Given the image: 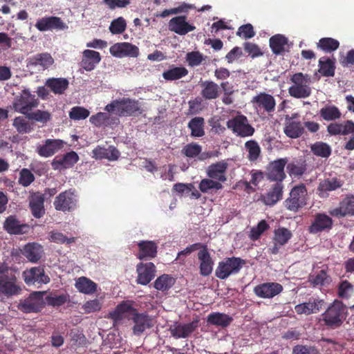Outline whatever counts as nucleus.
Listing matches in <instances>:
<instances>
[{
	"label": "nucleus",
	"instance_id": "obj_1",
	"mask_svg": "<svg viewBox=\"0 0 354 354\" xmlns=\"http://www.w3.org/2000/svg\"><path fill=\"white\" fill-rule=\"evenodd\" d=\"M104 109L120 117L137 116L141 115L143 111L138 100L124 97L112 100Z\"/></svg>",
	"mask_w": 354,
	"mask_h": 354
},
{
	"label": "nucleus",
	"instance_id": "obj_2",
	"mask_svg": "<svg viewBox=\"0 0 354 354\" xmlns=\"http://www.w3.org/2000/svg\"><path fill=\"white\" fill-rule=\"evenodd\" d=\"M346 308L342 301L335 300L322 315V321L329 328L339 327L346 319Z\"/></svg>",
	"mask_w": 354,
	"mask_h": 354
},
{
	"label": "nucleus",
	"instance_id": "obj_3",
	"mask_svg": "<svg viewBox=\"0 0 354 354\" xmlns=\"http://www.w3.org/2000/svg\"><path fill=\"white\" fill-rule=\"evenodd\" d=\"M293 84L288 88L290 96L295 98H306L310 95L312 90L310 87L311 82L310 76L301 72L293 74L290 77Z\"/></svg>",
	"mask_w": 354,
	"mask_h": 354
},
{
	"label": "nucleus",
	"instance_id": "obj_4",
	"mask_svg": "<svg viewBox=\"0 0 354 354\" xmlns=\"http://www.w3.org/2000/svg\"><path fill=\"white\" fill-rule=\"evenodd\" d=\"M307 189L304 183L294 186L289 196L284 201V205L288 210L297 212L307 203Z\"/></svg>",
	"mask_w": 354,
	"mask_h": 354
},
{
	"label": "nucleus",
	"instance_id": "obj_5",
	"mask_svg": "<svg viewBox=\"0 0 354 354\" xmlns=\"http://www.w3.org/2000/svg\"><path fill=\"white\" fill-rule=\"evenodd\" d=\"M245 261L239 257H227L218 263L215 275L220 279H225L232 274L239 272Z\"/></svg>",
	"mask_w": 354,
	"mask_h": 354
},
{
	"label": "nucleus",
	"instance_id": "obj_6",
	"mask_svg": "<svg viewBox=\"0 0 354 354\" xmlns=\"http://www.w3.org/2000/svg\"><path fill=\"white\" fill-rule=\"evenodd\" d=\"M226 124L233 133L241 138L252 136L255 131L248 118L240 113L230 119Z\"/></svg>",
	"mask_w": 354,
	"mask_h": 354
},
{
	"label": "nucleus",
	"instance_id": "obj_7",
	"mask_svg": "<svg viewBox=\"0 0 354 354\" xmlns=\"http://www.w3.org/2000/svg\"><path fill=\"white\" fill-rule=\"evenodd\" d=\"M77 201L75 190L69 189L61 192L55 197L53 205L57 211L71 212L77 208Z\"/></svg>",
	"mask_w": 354,
	"mask_h": 354
},
{
	"label": "nucleus",
	"instance_id": "obj_8",
	"mask_svg": "<svg viewBox=\"0 0 354 354\" xmlns=\"http://www.w3.org/2000/svg\"><path fill=\"white\" fill-rule=\"evenodd\" d=\"M287 163V158H279L269 162L265 172L266 178L270 181L283 183L286 178L284 168Z\"/></svg>",
	"mask_w": 354,
	"mask_h": 354
},
{
	"label": "nucleus",
	"instance_id": "obj_9",
	"mask_svg": "<svg viewBox=\"0 0 354 354\" xmlns=\"http://www.w3.org/2000/svg\"><path fill=\"white\" fill-rule=\"evenodd\" d=\"M39 104L38 99L29 91L24 90L13 103L15 110L22 114H27Z\"/></svg>",
	"mask_w": 354,
	"mask_h": 354
},
{
	"label": "nucleus",
	"instance_id": "obj_10",
	"mask_svg": "<svg viewBox=\"0 0 354 354\" xmlns=\"http://www.w3.org/2000/svg\"><path fill=\"white\" fill-rule=\"evenodd\" d=\"M44 291L33 292L28 298L20 300L18 309L25 313L39 311L44 304Z\"/></svg>",
	"mask_w": 354,
	"mask_h": 354
},
{
	"label": "nucleus",
	"instance_id": "obj_11",
	"mask_svg": "<svg viewBox=\"0 0 354 354\" xmlns=\"http://www.w3.org/2000/svg\"><path fill=\"white\" fill-rule=\"evenodd\" d=\"M251 102L254 108L259 112L271 115L275 111L276 100L272 95L267 93H259L252 97Z\"/></svg>",
	"mask_w": 354,
	"mask_h": 354
},
{
	"label": "nucleus",
	"instance_id": "obj_12",
	"mask_svg": "<svg viewBox=\"0 0 354 354\" xmlns=\"http://www.w3.org/2000/svg\"><path fill=\"white\" fill-rule=\"evenodd\" d=\"M130 319L134 324L132 331L136 336H140L147 329L153 326V319L147 313L138 311Z\"/></svg>",
	"mask_w": 354,
	"mask_h": 354
},
{
	"label": "nucleus",
	"instance_id": "obj_13",
	"mask_svg": "<svg viewBox=\"0 0 354 354\" xmlns=\"http://www.w3.org/2000/svg\"><path fill=\"white\" fill-rule=\"evenodd\" d=\"M331 216L338 218L354 216V195L347 194L340 201L339 206L329 211Z\"/></svg>",
	"mask_w": 354,
	"mask_h": 354
},
{
	"label": "nucleus",
	"instance_id": "obj_14",
	"mask_svg": "<svg viewBox=\"0 0 354 354\" xmlns=\"http://www.w3.org/2000/svg\"><path fill=\"white\" fill-rule=\"evenodd\" d=\"M283 291V286L276 282L261 283L254 288V294L260 298L270 299Z\"/></svg>",
	"mask_w": 354,
	"mask_h": 354
},
{
	"label": "nucleus",
	"instance_id": "obj_15",
	"mask_svg": "<svg viewBox=\"0 0 354 354\" xmlns=\"http://www.w3.org/2000/svg\"><path fill=\"white\" fill-rule=\"evenodd\" d=\"M198 319L187 324L175 323L169 328L171 336L176 339L187 338L198 327Z\"/></svg>",
	"mask_w": 354,
	"mask_h": 354
},
{
	"label": "nucleus",
	"instance_id": "obj_16",
	"mask_svg": "<svg viewBox=\"0 0 354 354\" xmlns=\"http://www.w3.org/2000/svg\"><path fill=\"white\" fill-rule=\"evenodd\" d=\"M110 53L116 57H137L139 55L138 48L128 42L117 43L111 46Z\"/></svg>",
	"mask_w": 354,
	"mask_h": 354
},
{
	"label": "nucleus",
	"instance_id": "obj_17",
	"mask_svg": "<svg viewBox=\"0 0 354 354\" xmlns=\"http://www.w3.org/2000/svg\"><path fill=\"white\" fill-rule=\"evenodd\" d=\"M3 229L10 234H24L30 231V225L21 223L15 215L7 217L3 223Z\"/></svg>",
	"mask_w": 354,
	"mask_h": 354
},
{
	"label": "nucleus",
	"instance_id": "obj_18",
	"mask_svg": "<svg viewBox=\"0 0 354 354\" xmlns=\"http://www.w3.org/2000/svg\"><path fill=\"white\" fill-rule=\"evenodd\" d=\"M79 156L77 153L71 151L67 152L63 156H56L51 165L55 170H64L73 167L79 160Z\"/></svg>",
	"mask_w": 354,
	"mask_h": 354
},
{
	"label": "nucleus",
	"instance_id": "obj_19",
	"mask_svg": "<svg viewBox=\"0 0 354 354\" xmlns=\"http://www.w3.org/2000/svg\"><path fill=\"white\" fill-rule=\"evenodd\" d=\"M186 16H178L173 17L169 21V30L179 35H185L196 29V27L187 21Z\"/></svg>",
	"mask_w": 354,
	"mask_h": 354
},
{
	"label": "nucleus",
	"instance_id": "obj_20",
	"mask_svg": "<svg viewBox=\"0 0 354 354\" xmlns=\"http://www.w3.org/2000/svg\"><path fill=\"white\" fill-rule=\"evenodd\" d=\"M333 219L324 213H317L315 215L314 221L308 227L311 234H317L323 231L329 230L333 227Z\"/></svg>",
	"mask_w": 354,
	"mask_h": 354
},
{
	"label": "nucleus",
	"instance_id": "obj_21",
	"mask_svg": "<svg viewBox=\"0 0 354 354\" xmlns=\"http://www.w3.org/2000/svg\"><path fill=\"white\" fill-rule=\"evenodd\" d=\"M136 271L138 272L137 283L146 286L153 279L156 267L151 262L140 263L136 266Z\"/></svg>",
	"mask_w": 354,
	"mask_h": 354
},
{
	"label": "nucleus",
	"instance_id": "obj_22",
	"mask_svg": "<svg viewBox=\"0 0 354 354\" xmlns=\"http://www.w3.org/2000/svg\"><path fill=\"white\" fill-rule=\"evenodd\" d=\"M20 290V287L16 284V277L14 275L5 273L0 274V295L12 296L18 294Z\"/></svg>",
	"mask_w": 354,
	"mask_h": 354
},
{
	"label": "nucleus",
	"instance_id": "obj_23",
	"mask_svg": "<svg viewBox=\"0 0 354 354\" xmlns=\"http://www.w3.org/2000/svg\"><path fill=\"white\" fill-rule=\"evenodd\" d=\"M135 302L132 300H125L118 304L115 310L110 313V317L114 321H120L123 315L129 313L133 317L138 310L133 307Z\"/></svg>",
	"mask_w": 354,
	"mask_h": 354
},
{
	"label": "nucleus",
	"instance_id": "obj_24",
	"mask_svg": "<svg viewBox=\"0 0 354 354\" xmlns=\"http://www.w3.org/2000/svg\"><path fill=\"white\" fill-rule=\"evenodd\" d=\"M324 301L322 299L310 298L308 302L295 306V312L299 314L310 315L317 313L322 308Z\"/></svg>",
	"mask_w": 354,
	"mask_h": 354
},
{
	"label": "nucleus",
	"instance_id": "obj_25",
	"mask_svg": "<svg viewBox=\"0 0 354 354\" xmlns=\"http://www.w3.org/2000/svg\"><path fill=\"white\" fill-rule=\"evenodd\" d=\"M198 258L200 261V274L204 277L209 276L212 272L214 262L206 245L198 252Z\"/></svg>",
	"mask_w": 354,
	"mask_h": 354
},
{
	"label": "nucleus",
	"instance_id": "obj_26",
	"mask_svg": "<svg viewBox=\"0 0 354 354\" xmlns=\"http://www.w3.org/2000/svg\"><path fill=\"white\" fill-rule=\"evenodd\" d=\"M100 61L101 56L99 52L87 49L82 53V58L80 65L86 71H91Z\"/></svg>",
	"mask_w": 354,
	"mask_h": 354
},
{
	"label": "nucleus",
	"instance_id": "obj_27",
	"mask_svg": "<svg viewBox=\"0 0 354 354\" xmlns=\"http://www.w3.org/2000/svg\"><path fill=\"white\" fill-rule=\"evenodd\" d=\"M284 185L283 183H275L272 185L269 191L263 196V203L270 206L275 205L279 201L282 199L283 190Z\"/></svg>",
	"mask_w": 354,
	"mask_h": 354
},
{
	"label": "nucleus",
	"instance_id": "obj_28",
	"mask_svg": "<svg viewBox=\"0 0 354 354\" xmlns=\"http://www.w3.org/2000/svg\"><path fill=\"white\" fill-rule=\"evenodd\" d=\"M227 169V163L225 161H220L210 165L207 170V175L209 178L216 179L220 183L227 180L225 173Z\"/></svg>",
	"mask_w": 354,
	"mask_h": 354
},
{
	"label": "nucleus",
	"instance_id": "obj_29",
	"mask_svg": "<svg viewBox=\"0 0 354 354\" xmlns=\"http://www.w3.org/2000/svg\"><path fill=\"white\" fill-rule=\"evenodd\" d=\"M139 253L137 257L139 259H153L157 254V245L152 241H141L138 243Z\"/></svg>",
	"mask_w": 354,
	"mask_h": 354
},
{
	"label": "nucleus",
	"instance_id": "obj_30",
	"mask_svg": "<svg viewBox=\"0 0 354 354\" xmlns=\"http://www.w3.org/2000/svg\"><path fill=\"white\" fill-rule=\"evenodd\" d=\"M21 254L29 261L37 262L41 257L42 246L37 243H28L20 249Z\"/></svg>",
	"mask_w": 354,
	"mask_h": 354
},
{
	"label": "nucleus",
	"instance_id": "obj_31",
	"mask_svg": "<svg viewBox=\"0 0 354 354\" xmlns=\"http://www.w3.org/2000/svg\"><path fill=\"white\" fill-rule=\"evenodd\" d=\"M24 281L27 285L41 283L44 282V268H32L23 272Z\"/></svg>",
	"mask_w": 354,
	"mask_h": 354
},
{
	"label": "nucleus",
	"instance_id": "obj_32",
	"mask_svg": "<svg viewBox=\"0 0 354 354\" xmlns=\"http://www.w3.org/2000/svg\"><path fill=\"white\" fill-rule=\"evenodd\" d=\"M202 88L201 95L206 100H212L218 97L220 89L218 85L213 81L201 82Z\"/></svg>",
	"mask_w": 354,
	"mask_h": 354
},
{
	"label": "nucleus",
	"instance_id": "obj_33",
	"mask_svg": "<svg viewBox=\"0 0 354 354\" xmlns=\"http://www.w3.org/2000/svg\"><path fill=\"white\" fill-rule=\"evenodd\" d=\"M336 59L334 57L332 58L322 57L318 62V72L324 77H333L335 72Z\"/></svg>",
	"mask_w": 354,
	"mask_h": 354
},
{
	"label": "nucleus",
	"instance_id": "obj_34",
	"mask_svg": "<svg viewBox=\"0 0 354 354\" xmlns=\"http://www.w3.org/2000/svg\"><path fill=\"white\" fill-rule=\"evenodd\" d=\"M201 151L202 147L196 142L189 143L186 145L182 149V153L188 158H193L198 156L199 160H204L211 157L210 153L207 152L201 153Z\"/></svg>",
	"mask_w": 354,
	"mask_h": 354
},
{
	"label": "nucleus",
	"instance_id": "obj_35",
	"mask_svg": "<svg viewBox=\"0 0 354 354\" xmlns=\"http://www.w3.org/2000/svg\"><path fill=\"white\" fill-rule=\"evenodd\" d=\"M93 157L96 159H108L109 160H116L120 155V151L113 146H110L108 149L97 146L93 150Z\"/></svg>",
	"mask_w": 354,
	"mask_h": 354
},
{
	"label": "nucleus",
	"instance_id": "obj_36",
	"mask_svg": "<svg viewBox=\"0 0 354 354\" xmlns=\"http://www.w3.org/2000/svg\"><path fill=\"white\" fill-rule=\"evenodd\" d=\"M68 85V80L63 77H51L46 80V86L55 94L62 95L64 93Z\"/></svg>",
	"mask_w": 354,
	"mask_h": 354
},
{
	"label": "nucleus",
	"instance_id": "obj_37",
	"mask_svg": "<svg viewBox=\"0 0 354 354\" xmlns=\"http://www.w3.org/2000/svg\"><path fill=\"white\" fill-rule=\"evenodd\" d=\"M233 318L230 315L222 313H210L207 318V322L211 325L226 328L232 322Z\"/></svg>",
	"mask_w": 354,
	"mask_h": 354
},
{
	"label": "nucleus",
	"instance_id": "obj_38",
	"mask_svg": "<svg viewBox=\"0 0 354 354\" xmlns=\"http://www.w3.org/2000/svg\"><path fill=\"white\" fill-rule=\"evenodd\" d=\"M344 184V180L337 177L326 178L319 184L317 190L322 193L335 191L340 188Z\"/></svg>",
	"mask_w": 354,
	"mask_h": 354
},
{
	"label": "nucleus",
	"instance_id": "obj_39",
	"mask_svg": "<svg viewBox=\"0 0 354 354\" xmlns=\"http://www.w3.org/2000/svg\"><path fill=\"white\" fill-rule=\"evenodd\" d=\"M75 288L79 292L86 294L91 295L96 292L97 285L96 283L86 277H81L76 280Z\"/></svg>",
	"mask_w": 354,
	"mask_h": 354
},
{
	"label": "nucleus",
	"instance_id": "obj_40",
	"mask_svg": "<svg viewBox=\"0 0 354 354\" xmlns=\"http://www.w3.org/2000/svg\"><path fill=\"white\" fill-rule=\"evenodd\" d=\"M304 129L301 122L293 121L291 119L286 122L284 133L290 138H299L304 133Z\"/></svg>",
	"mask_w": 354,
	"mask_h": 354
},
{
	"label": "nucleus",
	"instance_id": "obj_41",
	"mask_svg": "<svg viewBox=\"0 0 354 354\" xmlns=\"http://www.w3.org/2000/svg\"><path fill=\"white\" fill-rule=\"evenodd\" d=\"M44 194L39 193L32 194L30 198V207L32 215L35 218L42 216V210L44 209Z\"/></svg>",
	"mask_w": 354,
	"mask_h": 354
},
{
	"label": "nucleus",
	"instance_id": "obj_42",
	"mask_svg": "<svg viewBox=\"0 0 354 354\" xmlns=\"http://www.w3.org/2000/svg\"><path fill=\"white\" fill-rule=\"evenodd\" d=\"M270 47L275 55H281L285 51V46L288 44V39L285 36L277 34L270 38Z\"/></svg>",
	"mask_w": 354,
	"mask_h": 354
},
{
	"label": "nucleus",
	"instance_id": "obj_43",
	"mask_svg": "<svg viewBox=\"0 0 354 354\" xmlns=\"http://www.w3.org/2000/svg\"><path fill=\"white\" fill-rule=\"evenodd\" d=\"M188 74V70L184 66H172L162 73L163 78L167 81L180 80Z\"/></svg>",
	"mask_w": 354,
	"mask_h": 354
},
{
	"label": "nucleus",
	"instance_id": "obj_44",
	"mask_svg": "<svg viewBox=\"0 0 354 354\" xmlns=\"http://www.w3.org/2000/svg\"><path fill=\"white\" fill-rule=\"evenodd\" d=\"M188 128L191 130L192 137H202L205 135V120L203 117H195L188 123Z\"/></svg>",
	"mask_w": 354,
	"mask_h": 354
},
{
	"label": "nucleus",
	"instance_id": "obj_45",
	"mask_svg": "<svg viewBox=\"0 0 354 354\" xmlns=\"http://www.w3.org/2000/svg\"><path fill=\"white\" fill-rule=\"evenodd\" d=\"M319 115L326 121H333L339 119L342 113L336 106L327 104L319 110Z\"/></svg>",
	"mask_w": 354,
	"mask_h": 354
},
{
	"label": "nucleus",
	"instance_id": "obj_46",
	"mask_svg": "<svg viewBox=\"0 0 354 354\" xmlns=\"http://www.w3.org/2000/svg\"><path fill=\"white\" fill-rule=\"evenodd\" d=\"M339 47V41L331 37L321 38L317 43V48L326 53L335 51Z\"/></svg>",
	"mask_w": 354,
	"mask_h": 354
},
{
	"label": "nucleus",
	"instance_id": "obj_47",
	"mask_svg": "<svg viewBox=\"0 0 354 354\" xmlns=\"http://www.w3.org/2000/svg\"><path fill=\"white\" fill-rule=\"evenodd\" d=\"M175 279L169 274H162L153 283L154 288L161 292L169 290L174 284Z\"/></svg>",
	"mask_w": 354,
	"mask_h": 354
},
{
	"label": "nucleus",
	"instance_id": "obj_48",
	"mask_svg": "<svg viewBox=\"0 0 354 354\" xmlns=\"http://www.w3.org/2000/svg\"><path fill=\"white\" fill-rule=\"evenodd\" d=\"M292 234L288 229L281 227L276 229L274 232L273 241L276 245L282 246L286 245L292 238Z\"/></svg>",
	"mask_w": 354,
	"mask_h": 354
},
{
	"label": "nucleus",
	"instance_id": "obj_49",
	"mask_svg": "<svg viewBox=\"0 0 354 354\" xmlns=\"http://www.w3.org/2000/svg\"><path fill=\"white\" fill-rule=\"evenodd\" d=\"M245 148L248 151V159L250 162H254L258 160L261 155V147L259 143L254 140H250L245 143Z\"/></svg>",
	"mask_w": 354,
	"mask_h": 354
},
{
	"label": "nucleus",
	"instance_id": "obj_50",
	"mask_svg": "<svg viewBox=\"0 0 354 354\" xmlns=\"http://www.w3.org/2000/svg\"><path fill=\"white\" fill-rule=\"evenodd\" d=\"M310 150L314 155L322 158L329 157L332 151L330 147L327 143L322 141L313 144L310 146Z\"/></svg>",
	"mask_w": 354,
	"mask_h": 354
},
{
	"label": "nucleus",
	"instance_id": "obj_51",
	"mask_svg": "<svg viewBox=\"0 0 354 354\" xmlns=\"http://www.w3.org/2000/svg\"><path fill=\"white\" fill-rule=\"evenodd\" d=\"M330 277L324 270H321L315 275L309 277V281L313 287L323 286L330 282Z\"/></svg>",
	"mask_w": 354,
	"mask_h": 354
},
{
	"label": "nucleus",
	"instance_id": "obj_52",
	"mask_svg": "<svg viewBox=\"0 0 354 354\" xmlns=\"http://www.w3.org/2000/svg\"><path fill=\"white\" fill-rule=\"evenodd\" d=\"M48 239L51 242L57 243V244H64L66 243L68 245L73 243L76 241V237H67L62 232L53 230L48 233Z\"/></svg>",
	"mask_w": 354,
	"mask_h": 354
},
{
	"label": "nucleus",
	"instance_id": "obj_53",
	"mask_svg": "<svg viewBox=\"0 0 354 354\" xmlns=\"http://www.w3.org/2000/svg\"><path fill=\"white\" fill-rule=\"evenodd\" d=\"M286 169L290 176H301L306 171L307 165L305 161L290 162L288 164Z\"/></svg>",
	"mask_w": 354,
	"mask_h": 354
},
{
	"label": "nucleus",
	"instance_id": "obj_54",
	"mask_svg": "<svg viewBox=\"0 0 354 354\" xmlns=\"http://www.w3.org/2000/svg\"><path fill=\"white\" fill-rule=\"evenodd\" d=\"M65 142L59 139L46 140V157L53 156L64 147Z\"/></svg>",
	"mask_w": 354,
	"mask_h": 354
},
{
	"label": "nucleus",
	"instance_id": "obj_55",
	"mask_svg": "<svg viewBox=\"0 0 354 354\" xmlns=\"http://www.w3.org/2000/svg\"><path fill=\"white\" fill-rule=\"evenodd\" d=\"M68 26L58 17H46V30H64Z\"/></svg>",
	"mask_w": 354,
	"mask_h": 354
},
{
	"label": "nucleus",
	"instance_id": "obj_56",
	"mask_svg": "<svg viewBox=\"0 0 354 354\" xmlns=\"http://www.w3.org/2000/svg\"><path fill=\"white\" fill-rule=\"evenodd\" d=\"M13 126L17 132L21 134L30 133L32 129L31 124L26 118L22 116L16 117L13 121Z\"/></svg>",
	"mask_w": 354,
	"mask_h": 354
},
{
	"label": "nucleus",
	"instance_id": "obj_57",
	"mask_svg": "<svg viewBox=\"0 0 354 354\" xmlns=\"http://www.w3.org/2000/svg\"><path fill=\"white\" fill-rule=\"evenodd\" d=\"M199 189L203 193H207L210 189L219 190L223 188L222 184L218 181H215L212 178L203 179L199 183Z\"/></svg>",
	"mask_w": 354,
	"mask_h": 354
},
{
	"label": "nucleus",
	"instance_id": "obj_58",
	"mask_svg": "<svg viewBox=\"0 0 354 354\" xmlns=\"http://www.w3.org/2000/svg\"><path fill=\"white\" fill-rule=\"evenodd\" d=\"M354 292V287L347 280H344L338 285L337 294L339 297L342 299L349 298Z\"/></svg>",
	"mask_w": 354,
	"mask_h": 354
},
{
	"label": "nucleus",
	"instance_id": "obj_59",
	"mask_svg": "<svg viewBox=\"0 0 354 354\" xmlns=\"http://www.w3.org/2000/svg\"><path fill=\"white\" fill-rule=\"evenodd\" d=\"M69 299L68 294H62L59 295H54L46 297V303L53 307H59L66 303Z\"/></svg>",
	"mask_w": 354,
	"mask_h": 354
},
{
	"label": "nucleus",
	"instance_id": "obj_60",
	"mask_svg": "<svg viewBox=\"0 0 354 354\" xmlns=\"http://www.w3.org/2000/svg\"><path fill=\"white\" fill-rule=\"evenodd\" d=\"M127 28V23L125 19L122 17H119L115 19H113L109 26V30L112 34L116 35V34H121Z\"/></svg>",
	"mask_w": 354,
	"mask_h": 354
},
{
	"label": "nucleus",
	"instance_id": "obj_61",
	"mask_svg": "<svg viewBox=\"0 0 354 354\" xmlns=\"http://www.w3.org/2000/svg\"><path fill=\"white\" fill-rule=\"evenodd\" d=\"M90 112L83 106H74L69 112V117L74 120H84L89 116Z\"/></svg>",
	"mask_w": 354,
	"mask_h": 354
},
{
	"label": "nucleus",
	"instance_id": "obj_62",
	"mask_svg": "<svg viewBox=\"0 0 354 354\" xmlns=\"http://www.w3.org/2000/svg\"><path fill=\"white\" fill-rule=\"evenodd\" d=\"M35 180V176L30 170L23 168L19 171L18 183L23 187L29 186Z\"/></svg>",
	"mask_w": 354,
	"mask_h": 354
},
{
	"label": "nucleus",
	"instance_id": "obj_63",
	"mask_svg": "<svg viewBox=\"0 0 354 354\" xmlns=\"http://www.w3.org/2000/svg\"><path fill=\"white\" fill-rule=\"evenodd\" d=\"M109 113L99 112L95 115H91L89 118L90 122L95 127H102L108 123L110 119Z\"/></svg>",
	"mask_w": 354,
	"mask_h": 354
},
{
	"label": "nucleus",
	"instance_id": "obj_64",
	"mask_svg": "<svg viewBox=\"0 0 354 354\" xmlns=\"http://www.w3.org/2000/svg\"><path fill=\"white\" fill-rule=\"evenodd\" d=\"M269 228V225L265 220L261 221L256 227L251 230L250 238L255 241L260 238L261 235Z\"/></svg>",
	"mask_w": 354,
	"mask_h": 354
}]
</instances>
